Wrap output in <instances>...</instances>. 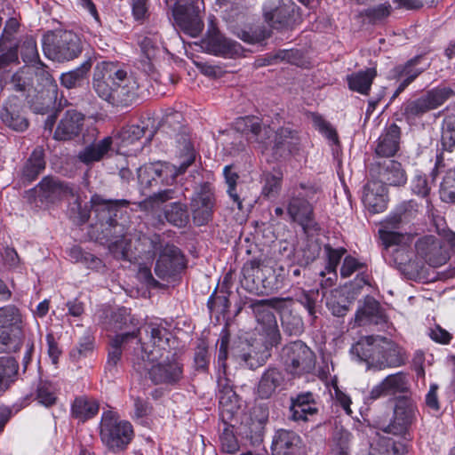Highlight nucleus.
Segmentation results:
<instances>
[{"mask_svg": "<svg viewBox=\"0 0 455 455\" xmlns=\"http://www.w3.org/2000/svg\"><path fill=\"white\" fill-rule=\"evenodd\" d=\"M236 129L248 135V140L259 145L262 153L270 152L275 158L286 157L299 150L298 132L289 127L274 131L269 125L264 124L258 117L244 116L236 124Z\"/></svg>", "mask_w": 455, "mask_h": 455, "instance_id": "1", "label": "nucleus"}, {"mask_svg": "<svg viewBox=\"0 0 455 455\" xmlns=\"http://www.w3.org/2000/svg\"><path fill=\"white\" fill-rule=\"evenodd\" d=\"M92 203L101 233L108 242L109 251L116 259H127L130 243L126 238L124 225L117 220L118 205H126L127 202L108 201L95 195L92 197Z\"/></svg>", "mask_w": 455, "mask_h": 455, "instance_id": "2", "label": "nucleus"}, {"mask_svg": "<svg viewBox=\"0 0 455 455\" xmlns=\"http://www.w3.org/2000/svg\"><path fill=\"white\" fill-rule=\"evenodd\" d=\"M181 147L180 166L166 162H156L145 164L138 169V180L141 188H160L162 186H171L179 175L187 171L195 162L196 153L187 137H182Z\"/></svg>", "mask_w": 455, "mask_h": 455, "instance_id": "3", "label": "nucleus"}, {"mask_svg": "<svg viewBox=\"0 0 455 455\" xmlns=\"http://www.w3.org/2000/svg\"><path fill=\"white\" fill-rule=\"evenodd\" d=\"M42 46L45 57L58 62L76 59L82 52L81 39L71 30L47 31L43 36Z\"/></svg>", "mask_w": 455, "mask_h": 455, "instance_id": "4", "label": "nucleus"}, {"mask_svg": "<svg viewBox=\"0 0 455 455\" xmlns=\"http://www.w3.org/2000/svg\"><path fill=\"white\" fill-rule=\"evenodd\" d=\"M453 97H455V84L451 86H438L418 98L404 101L400 108V114L408 124H412Z\"/></svg>", "mask_w": 455, "mask_h": 455, "instance_id": "5", "label": "nucleus"}, {"mask_svg": "<svg viewBox=\"0 0 455 455\" xmlns=\"http://www.w3.org/2000/svg\"><path fill=\"white\" fill-rule=\"evenodd\" d=\"M317 188L301 183L296 188L287 204V213L291 220L302 227L305 232L317 229L314 220L313 207L308 200L313 199Z\"/></svg>", "mask_w": 455, "mask_h": 455, "instance_id": "6", "label": "nucleus"}, {"mask_svg": "<svg viewBox=\"0 0 455 455\" xmlns=\"http://www.w3.org/2000/svg\"><path fill=\"white\" fill-rule=\"evenodd\" d=\"M283 298H271L266 299H256L250 303L249 307L258 323V331L267 339L270 345H277L281 339L277 321L273 309L277 311L275 302H282ZM279 304V303H276Z\"/></svg>", "mask_w": 455, "mask_h": 455, "instance_id": "7", "label": "nucleus"}, {"mask_svg": "<svg viewBox=\"0 0 455 455\" xmlns=\"http://www.w3.org/2000/svg\"><path fill=\"white\" fill-rule=\"evenodd\" d=\"M146 340L140 345V355L148 361L157 362L170 353L172 333L162 323L156 322L147 323L143 326ZM168 359V355H166Z\"/></svg>", "mask_w": 455, "mask_h": 455, "instance_id": "8", "label": "nucleus"}, {"mask_svg": "<svg viewBox=\"0 0 455 455\" xmlns=\"http://www.w3.org/2000/svg\"><path fill=\"white\" fill-rule=\"evenodd\" d=\"M132 425L127 421H120L112 412H104L100 423V438L111 451L124 449L132 437Z\"/></svg>", "mask_w": 455, "mask_h": 455, "instance_id": "9", "label": "nucleus"}, {"mask_svg": "<svg viewBox=\"0 0 455 455\" xmlns=\"http://www.w3.org/2000/svg\"><path fill=\"white\" fill-rule=\"evenodd\" d=\"M155 363L148 361L144 355H137L133 359V368L141 376L148 374L156 384L175 383L181 379L182 369L178 362Z\"/></svg>", "mask_w": 455, "mask_h": 455, "instance_id": "10", "label": "nucleus"}, {"mask_svg": "<svg viewBox=\"0 0 455 455\" xmlns=\"http://www.w3.org/2000/svg\"><path fill=\"white\" fill-rule=\"evenodd\" d=\"M201 4L202 0H179L172 7L175 25L191 37L198 36L204 28L199 15Z\"/></svg>", "mask_w": 455, "mask_h": 455, "instance_id": "11", "label": "nucleus"}, {"mask_svg": "<svg viewBox=\"0 0 455 455\" xmlns=\"http://www.w3.org/2000/svg\"><path fill=\"white\" fill-rule=\"evenodd\" d=\"M215 206L214 187L208 181L196 186L190 200V211L194 223L197 226L206 225L212 219Z\"/></svg>", "mask_w": 455, "mask_h": 455, "instance_id": "12", "label": "nucleus"}, {"mask_svg": "<svg viewBox=\"0 0 455 455\" xmlns=\"http://www.w3.org/2000/svg\"><path fill=\"white\" fill-rule=\"evenodd\" d=\"M150 241L154 251H160L155 267V273L159 278L164 280L176 275L185 267L184 257L178 247L172 244H166L163 248L158 246L160 243L158 235H154Z\"/></svg>", "mask_w": 455, "mask_h": 455, "instance_id": "13", "label": "nucleus"}, {"mask_svg": "<svg viewBox=\"0 0 455 455\" xmlns=\"http://www.w3.org/2000/svg\"><path fill=\"white\" fill-rule=\"evenodd\" d=\"M282 359L287 371L293 375L309 372L315 367V355L302 341L286 345L282 351Z\"/></svg>", "mask_w": 455, "mask_h": 455, "instance_id": "14", "label": "nucleus"}, {"mask_svg": "<svg viewBox=\"0 0 455 455\" xmlns=\"http://www.w3.org/2000/svg\"><path fill=\"white\" fill-rule=\"evenodd\" d=\"M122 75L123 69L117 64L101 61L94 68L92 88L100 98L111 103L118 76Z\"/></svg>", "mask_w": 455, "mask_h": 455, "instance_id": "15", "label": "nucleus"}, {"mask_svg": "<svg viewBox=\"0 0 455 455\" xmlns=\"http://www.w3.org/2000/svg\"><path fill=\"white\" fill-rule=\"evenodd\" d=\"M41 203L55 204L76 196V187L70 186L54 177H44L40 183L28 192Z\"/></svg>", "mask_w": 455, "mask_h": 455, "instance_id": "16", "label": "nucleus"}, {"mask_svg": "<svg viewBox=\"0 0 455 455\" xmlns=\"http://www.w3.org/2000/svg\"><path fill=\"white\" fill-rule=\"evenodd\" d=\"M370 175L371 179L381 182L384 186H403L407 180V176L402 164L391 159L376 161L371 164Z\"/></svg>", "mask_w": 455, "mask_h": 455, "instance_id": "17", "label": "nucleus"}, {"mask_svg": "<svg viewBox=\"0 0 455 455\" xmlns=\"http://www.w3.org/2000/svg\"><path fill=\"white\" fill-rule=\"evenodd\" d=\"M144 136L147 141L151 140L153 137V132L148 131L145 125L132 124L123 128L119 133L118 152L127 156L140 152L143 148L140 139Z\"/></svg>", "mask_w": 455, "mask_h": 455, "instance_id": "18", "label": "nucleus"}, {"mask_svg": "<svg viewBox=\"0 0 455 455\" xmlns=\"http://www.w3.org/2000/svg\"><path fill=\"white\" fill-rule=\"evenodd\" d=\"M415 416L416 407L413 402L407 398L399 399L394 410V419L385 428V432L395 435H406Z\"/></svg>", "mask_w": 455, "mask_h": 455, "instance_id": "19", "label": "nucleus"}, {"mask_svg": "<svg viewBox=\"0 0 455 455\" xmlns=\"http://www.w3.org/2000/svg\"><path fill=\"white\" fill-rule=\"evenodd\" d=\"M207 52L215 55L235 57L242 54L240 44L223 36L215 27L212 26L203 40Z\"/></svg>", "mask_w": 455, "mask_h": 455, "instance_id": "20", "label": "nucleus"}, {"mask_svg": "<svg viewBox=\"0 0 455 455\" xmlns=\"http://www.w3.org/2000/svg\"><path fill=\"white\" fill-rule=\"evenodd\" d=\"M416 251L419 257L434 267L446 263L449 256L442 241L434 235H426L416 243Z\"/></svg>", "mask_w": 455, "mask_h": 455, "instance_id": "21", "label": "nucleus"}, {"mask_svg": "<svg viewBox=\"0 0 455 455\" xmlns=\"http://www.w3.org/2000/svg\"><path fill=\"white\" fill-rule=\"evenodd\" d=\"M271 271L270 267L263 266L259 259L250 260L242 268L241 283L246 290L258 292L260 288H267L270 284L267 276Z\"/></svg>", "mask_w": 455, "mask_h": 455, "instance_id": "22", "label": "nucleus"}, {"mask_svg": "<svg viewBox=\"0 0 455 455\" xmlns=\"http://www.w3.org/2000/svg\"><path fill=\"white\" fill-rule=\"evenodd\" d=\"M245 346L247 349L243 347L239 353L234 351L232 355L240 364L255 370L267 362L271 355L270 349L275 345H270L267 339H264L261 343L256 341Z\"/></svg>", "mask_w": 455, "mask_h": 455, "instance_id": "23", "label": "nucleus"}, {"mask_svg": "<svg viewBox=\"0 0 455 455\" xmlns=\"http://www.w3.org/2000/svg\"><path fill=\"white\" fill-rule=\"evenodd\" d=\"M362 201L371 213L382 212L387 204V190L381 182L371 179L363 190Z\"/></svg>", "mask_w": 455, "mask_h": 455, "instance_id": "24", "label": "nucleus"}, {"mask_svg": "<svg viewBox=\"0 0 455 455\" xmlns=\"http://www.w3.org/2000/svg\"><path fill=\"white\" fill-rule=\"evenodd\" d=\"M220 417L222 423L238 422L241 413L240 400L233 388L225 384L219 392Z\"/></svg>", "mask_w": 455, "mask_h": 455, "instance_id": "25", "label": "nucleus"}, {"mask_svg": "<svg viewBox=\"0 0 455 455\" xmlns=\"http://www.w3.org/2000/svg\"><path fill=\"white\" fill-rule=\"evenodd\" d=\"M138 88L136 80L123 69V75L118 76L116 88L113 92L110 104L122 107L132 104L138 97Z\"/></svg>", "mask_w": 455, "mask_h": 455, "instance_id": "26", "label": "nucleus"}, {"mask_svg": "<svg viewBox=\"0 0 455 455\" xmlns=\"http://www.w3.org/2000/svg\"><path fill=\"white\" fill-rule=\"evenodd\" d=\"M285 377L281 370L275 367L267 368L261 375L258 386L257 394L261 399L270 398L277 391L283 388Z\"/></svg>", "mask_w": 455, "mask_h": 455, "instance_id": "27", "label": "nucleus"}, {"mask_svg": "<svg viewBox=\"0 0 455 455\" xmlns=\"http://www.w3.org/2000/svg\"><path fill=\"white\" fill-rule=\"evenodd\" d=\"M290 419L293 421H307L317 413L316 402L311 392L301 393L291 398Z\"/></svg>", "mask_w": 455, "mask_h": 455, "instance_id": "28", "label": "nucleus"}, {"mask_svg": "<svg viewBox=\"0 0 455 455\" xmlns=\"http://www.w3.org/2000/svg\"><path fill=\"white\" fill-rule=\"evenodd\" d=\"M400 141L401 129L397 124H392L379 137L375 153L382 157L394 156L400 148Z\"/></svg>", "mask_w": 455, "mask_h": 455, "instance_id": "29", "label": "nucleus"}, {"mask_svg": "<svg viewBox=\"0 0 455 455\" xmlns=\"http://www.w3.org/2000/svg\"><path fill=\"white\" fill-rule=\"evenodd\" d=\"M278 303H275V306L277 307L283 331L290 336H298L302 333L303 321L299 315L293 314L291 310L293 299L291 298H283L282 302Z\"/></svg>", "mask_w": 455, "mask_h": 455, "instance_id": "30", "label": "nucleus"}, {"mask_svg": "<svg viewBox=\"0 0 455 455\" xmlns=\"http://www.w3.org/2000/svg\"><path fill=\"white\" fill-rule=\"evenodd\" d=\"M420 60L419 57L408 60L403 65L395 67L390 76L393 79L400 81V84L393 94V99L396 98L410 84H411L422 72L423 68H417Z\"/></svg>", "mask_w": 455, "mask_h": 455, "instance_id": "31", "label": "nucleus"}, {"mask_svg": "<svg viewBox=\"0 0 455 455\" xmlns=\"http://www.w3.org/2000/svg\"><path fill=\"white\" fill-rule=\"evenodd\" d=\"M300 437L295 432L286 429L275 431L272 444V455H295L300 444Z\"/></svg>", "mask_w": 455, "mask_h": 455, "instance_id": "32", "label": "nucleus"}, {"mask_svg": "<svg viewBox=\"0 0 455 455\" xmlns=\"http://www.w3.org/2000/svg\"><path fill=\"white\" fill-rule=\"evenodd\" d=\"M357 325L383 324L387 323V316L379 303L373 298H366L363 307L358 308L355 316Z\"/></svg>", "mask_w": 455, "mask_h": 455, "instance_id": "33", "label": "nucleus"}, {"mask_svg": "<svg viewBox=\"0 0 455 455\" xmlns=\"http://www.w3.org/2000/svg\"><path fill=\"white\" fill-rule=\"evenodd\" d=\"M84 124V116L76 111L68 110L61 118L55 132L54 139L67 140L77 136Z\"/></svg>", "mask_w": 455, "mask_h": 455, "instance_id": "34", "label": "nucleus"}, {"mask_svg": "<svg viewBox=\"0 0 455 455\" xmlns=\"http://www.w3.org/2000/svg\"><path fill=\"white\" fill-rule=\"evenodd\" d=\"M406 389V376L403 372L391 374L371 389L369 399L374 401L381 396L404 392Z\"/></svg>", "mask_w": 455, "mask_h": 455, "instance_id": "35", "label": "nucleus"}, {"mask_svg": "<svg viewBox=\"0 0 455 455\" xmlns=\"http://www.w3.org/2000/svg\"><path fill=\"white\" fill-rule=\"evenodd\" d=\"M113 138L107 136L96 143L86 146L78 153V159L85 164L99 162L111 150Z\"/></svg>", "mask_w": 455, "mask_h": 455, "instance_id": "36", "label": "nucleus"}, {"mask_svg": "<svg viewBox=\"0 0 455 455\" xmlns=\"http://www.w3.org/2000/svg\"><path fill=\"white\" fill-rule=\"evenodd\" d=\"M376 76L377 71L374 68L352 73L347 77L348 87L352 91L367 95Z\"/></svg>", "mask_w": 455, "mask_h": 455, "instance_id": "37", "label": "nucleus"}, {"mask_svg": "<svg viewBox=\"0 0 455 455\" xmlns=\"http://www.w3.org/2000/svg\"><path fill=\"white\" fill-rule=\"evenodd\" d=\"M163 213L167 222L178 228L185 227L189 221L188 205L180 201L166 204Z\"/></svg>", "mask_w": 455, "mask_h": 455, "instance_id": "38", "label": "nucleus"}, {"mask_svg": "<svg viewBox=\"0 0 455 455\" xmlns=\"http://www.w3.org/2000/svg\"><path fill=\"white\" fill-rule=\"evenodd\" d=\"M136 338V332H127L116 335L111 339L107 360V368L108 370H111L117 365L118 362L121 360L122 351L126 348L128 341Z\"/></svg>", "mask_w": 455, "mask_h": 455, "instance_id": "39", "label": "nucleus"}, {"mask_svg": "<svg viewBox=\"0 0 455 455\" xmlns=\"http://www.w3.org/2000/svg\"><path fill=\"white\" fill-rule=\"evenodd\" d=\"M19 364L11 356L0 357V395L4 393L16 380Z\"/></svg>", "mask_w": 455, "mask_h": 455, "instance_id": "40", "label": "nucleus"}, {"mask_svg": "<svg viewBox=\"0 0 455 455\" xmlns=\"http://www.w3.org/2000/svg\"><path fill=\"white\" fill-rule=\"evenodd\" d=\"M98 402L87 396L76 397L71 408L73 417L82 421L94 417L98 413Z\"/></svg>", "mask_w": 455, "mask_h": 455, "instance_id": "41", "label": "nucleus"}, {"mask_svg": "<svg viewBox=\"0 0 455 455\" xmlns=\"http://www.w3.org/2000/svg\"><path fill=\"white\" fill-rule=\"evenodd\" d=\"M45 168L44 154L42 148H36L30 157L26 162L23 169L22 175L28 180L32 181L37 178L41 172Z\"/></svg>", "mask_w": 455, "mask_h": 455, "instance_id": "42", "label": "nucleus"}, {"mask_svg": "<svg viewBox=\"0 0 455 455\" xmlns=\"http://www.w3.org/2000/svg\"><path fill=\"white\" fill-rule=\"evenodd\" d=\"M326 297V307L335 316H344L349 310L351 301L340 289L331 290Z\"/></svg>", "mask_w": 455, "mask_h": 455, "instance_id": "43", "label": "nucleus"}, {"mask_svg": "<svg viewBox=\"0 0 455 455\" xmlns=\"http://www.w3.org/2000/svg\"><path fill=\"white\" fill-rule=\"evenodd\" d=\"M178 190L176 188H158L157 192L153 193L143 201L139 204L141 210L144 211H154L159 207L162 204H164L170 200L178 198Z\"/></svg>", "mask_w": 455, "mask_h": 455, "instance_id": "44", "label": "nucleus"}, {"mask_svg": "<svg viewBox=\"0 0 455 455\" xmlns=\"http://www.w3.org/2000/svg\"><path fill=\"white\" fill-rule=\"evenodd\" d=\"M383 337L365 336L362 337L351 348V353L355 355L360 361L368 363L371 355L379 347L380 339Z\"/></svg>", "mask_w": 455, "mask_h": 455, "instance_id": "45", "label": "nucleus"}, {"mask_svg": "<svg viewBox=\"0 0 455 455\" xmlns=\"http://www.w3.org/2000/svg\"><path fill=\"white\" fill-rule=\"evenodd\" d=\"M92 60L88 59L77 68L64 73L60 76V83L66 88L71 89L81 86L87 77V74L92 68Z\"/></svg>", "mask_w": 455, "mask_h": 455, "instance_id": "46", "label": "nucleus"}, {"mask_svg": "<svg viewBox=\"0 0 455 455\" xmlns=\"http://www.w3.org/2000/svg\"><path fill=\"white\" fill-rule=\"evenodd\" d=\"M20 48V52L22 60L30 65H42L39 59L36 41L32 36H25L21 37L20 43L17 44V49Z\"/></svg>", "mask_w": 455, "mask_h": 455, "instance_id": "47", "label": "nucleus"}, {"mask_svg": "<svg viewBox=\"0 0 455 455\" xmlns=\"http://www.w3.org/2000/svg\"><path fill=\"white\" fill-rule=\"evenodd\" d=\"M379 345L382 347V351H384V368L397 367L403 364L404 359L400 347L396 344L387 338H382Z\"/></svg>", "mask_w": 455, "mask_h": 455, "instance_id": "48", "label": "nucleus"}, {"mask_svg": "<svg viewBox=\"0 0 455 455\" xmlns=\"http://www.w3.org/2000/svg\"><path fill=\"white\" fill-rule=\"evenodd\" d=\"M264 17L266 21L274 28H282L288 20V9L283 5L266 6L264 8Z\"/></svg>", "mask_w": 455, "mask_h": 455, "instance_id": "49", "label": "nucleus"}, {"mask_svg": "<svg viewBox=\"0 0 455 455\" xmlns=\"http://www.w3.org/2000/svg\"><path fill=\"white\" fill-rule=\"evenodd\" d=\"M325 294H320L319 291H303L299 296L298 301L300 303L308 312V315L315 319L317 313L320 312L321 301Z\"/></svg>", "mask_w": 455, "mask_h": 455, "instance_id": "50", "label": "nucleus"}, {"mask_svg": "<svg viewBox=\"0 0 455 455\" xmlns=\"http://www.w3.org/2000/svg\"><path fill=\"white\" fill-rule=\"evenodd\" d=\"M140 46L142 54L146 57L147 60H144V69L151 70L152 63L159 52V38L157 36H145L140 41Z\"/></svg>", "mask_w": 455, "mask_h": 455, "instance_id": "51", "label": "nucleus"}, {"mask_svg": "<svg viewBox=\"0 0 455 455\" xmlns=\"http://www.w3.org/2000/svg\"><path fill=\"white\" fill-rule=\"evenodd\" d=\"M237 422H231V424L222 423L223 429L220 435L222 451L235 454L239 450L238 441L234 434V428Z\"/></svg>", "mask_w": 455, "mask_h": 455, "instance_id": "52", "label": "nucleus"}, {"mask_svg": "<svg viewBox=\"0 0 455 455\" xmlns=\"http://www.w3.org/2000/svg\"><path fill=\"white\" fill-rule=\"evenodd\" d=\"M262 195L266 197H275L282 187L283 174L280 172H267L262 177Z\"/></svg>", "mask_w": 455, "mask_h": 455, "instance_id": "53", "label": "nucleus"}, {"mask_svg": "<svg viewBox=\"0 0 455 455\" xmlns=\"http://www.w3.org/2000/svg\"><path fill=\"white\" fill-rule=\"evenodd\" d=\"M442 144L444 148L451 150L455 146V114L447 116L442 124Z\"/></svg>", "mask_w": 455, "mask_h": 455, "instance_id": "54", "label": "nucleus"}, {"mask_svg": "<svg viewBox=\"0 0 455 455\" xmlns=\"http://www.w3.org/2000/svg\"><path fill=\"white\" fill-rule=\"evenodd\" d=\"M209 346L204 339H199L195 348L194 365L196 370L205 371L208 369L211 355L209 354Z\"/></svg>", "mask_w": 455, "mask_h": 455, "instance_id": "55", "label": "nucleus"}, {"mask_svg": "<svg viewBox=\"0 0 455 455\" xmlns=\"http://www.w3.org/2000/svg\"><path fill=\"white\" fill-rule=\"evenodd\" d=\"M440 196L443 202H455V169L446 172L440 188Z\"/></svg>", "mask_w": 455, "mask_h": 455, "instance_id": "56", "label": "nucleus"}, {"mask_svg": "<svg viewBox=\"0 0 455 455\" xmlns=\"http://www.w3.org/2000/svg\"><path fill=\"white\" fill-rule=\"evenodd\" d=\"M1 118L7 126L17 132H23L28 126L27 118L15 111L5 109L1 113Z\"/></svg>", "mask_w": 455, "mask_h": 455, "instance_id": "57", "label": "nucleus"}, {"mask_svg": "<svg viewBox=\"0 0 455 455\" xmlns=\"http://www.w3.org/2000/svg\"><path fill=\"white\" fill-rule=\"evenodd\" d=\"M36 399L44 406H52L56 402L55 387L47 380H41L37 386Z\"/></svg>", "mask_w": 455, "mask_h": 455, "instance_id": "58", "label": "nucleus"}, {"mask_svg": "<svg viewBox=\"0 0 455 455\" xmlns=\"http://www.w3.org/2000/svg\"><path fill=\"white\" fill-rule=\"evenodd\" d=\"M21 322V316L14 306L0 307V328L17 326Z\"/></svg>", "mask_w": 455, "mask_h": 455, "instance_id": "59", "label": "nucleus"}, {"mask_svg": "<svg viewBox=\"0 0 455 455\" xmlns=\"http://www.w3.org/2000/svg\"><path fill=\"white\" fill-rule=\"evenodd\" d=\"M74 199V202L70 204L68 213L71 219H73L78 224L85 223L90 218V212L86 207L81 205L80 197L77 195V188L76 187V196H70Z\"/></svg>", "mask_w": 455, "mask_h": 455, "instance_id": "60", "label": "nucleus"}, {"mask_svg": "<svg viewBox=\"0 0 455 455\" xmlns=\"http://www.w3.org/2000/svg\"><path fill=\"white\" fill-rule=\"evenodd\" d=\"M237 36L245 43L257 44L264 41L270 36V30L265 27H257L251 30H241L237 33Z\"/></svg>", "mask_w": 455, "mask_h": 455, "instance_id": "61", "label": "nucleus"}, {"mask_svg": "<svg viewBox=\"0 0 455 455\" xmlns=\"http://www.w3.org/2000/svg\"><path fill=\"white\" fill-rule=\"evenodd\" d=\"M312 120L315 127L330 141H331L333 144L339 143L337 132L329 122L324 120L321 116L317 114H314L312 116Z\"/></svg>", "mask_w": 455, "mask_h": 455, "instance_id": "62", "label": "nucleus"}, {"mask_svg": "<svg viewBox=\"0 0 455 455\" xmlns=\"http://www.w3.org/2000/svg\"><path fill=\"white\" fill-rule=\"evenodd\" d=\"M93 339L90 335H86L81 339L77 347L70 352V357L78 362L82 358L87 357L93 351Z\"/></svg>", "mask_w": 455, "mask_h": 455, "instance_id": "63", "label": "nucleus"}, {"mask_svg": "<svg viewBox=\"0 0 455 455\" xmlns=\"http://www.w3.org/2000/svg\"><path fill=\"white\" fill-rule=\"evenodd\" d=\"M379 233L387 251H391L394 247L401 246L400 244L404 239V235L396 230L379 229Z\"/></svg>", "mask_w": 455, "mask_h": 455, "instance_id": "64", "label": "nucleus"}]
</instances>
